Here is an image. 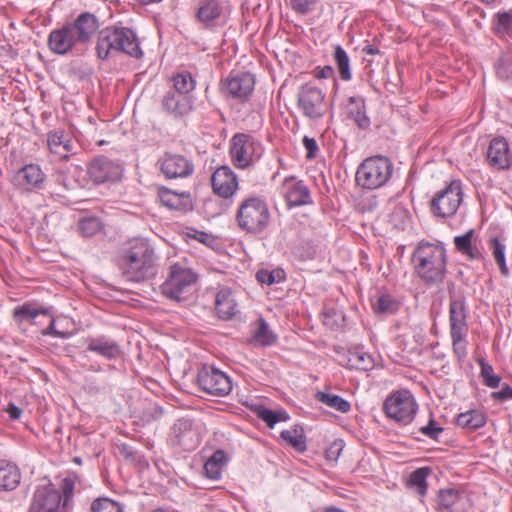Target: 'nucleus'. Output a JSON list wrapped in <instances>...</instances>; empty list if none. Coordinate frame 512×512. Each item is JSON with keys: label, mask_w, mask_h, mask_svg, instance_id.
Instances as JSON below:
<instances>
[{"label": "nucleus", "mask_w": 512, "mask_h": 512, "mask_svg": "<svg viewBox=\"0 0 512 512\" xmlns=\"http://www.w3.org/2000/svg\"><path fill=\"white\" fill-rule=\"evenodd\" d=\"M87 350L95 352L107 359H115L120 356V346L113 340L104 336L87 339Z\"/></svg>", "instance_id": "29"}, {"label": "nucleus", "mask_w": 512, "mask_h": 512, "mask_svg": "<svg viewBox=\"0 0 512 512\" xmlns=\"http://www.w3.org/2000/svg\"><path fill=\"white\" fill-rule=\"evenodd\" d=\"M491 397L497 401L512 399V387L505 385L500 391L493 392Z\"/></svg>", "instance_id": "60"}, {"label": "nucleus", "mask_w": 512, "mask_h": 512, "mask_svg": "<svg viewBox=\"0 0 512 512\" xmlns=\"http://www.w3.org/2000/svg\"><path fill=\"white\" fill-rule=\"evenodd\" d=\"M40 315L49 316L50 318L49 326L42 331L43 335H52L54 337L63 339L69 337V333L56 330L55 319L51 315L48 308H38L32 303L26 302L20 306L15 307L13 310V318L18 324H21L25 321L34 324L35 319Z\"/></svg>", "instance_id": "15"}, {"label": "nucleus", "mask_w": 512, "mask_h": 512, "mask_svg": "<svg viewBox=\"0 0 512 512\" xmlns=\"http://www.w3.org/2000/svg\"><path fill=\"white\" fill-rule=\"evenodd\" d=\"M199 387L207 394L224 397L232 390V382L224 372L212 366H203L197 375Z\"/></svg>", "instance_id": "13"}, {"label": "nucleus", "mask_w": 512, "mask_h": 512, "mask_svg": "<svg viewBox=\"0 0 512 512\" xmlns=\"http://www.w3.org/2000/svg\"><path fill=\"white\" fill-rule=\"evenodd\" d=\"M197 281L198 274L192 268L183 263H175L169 267L160 290L166 298L180 302L189 297Z\"/></svg>", "instance_id": "6"}, {"label": "nucleus", "mask_w": 512, "mask_h": 512, "mask_svg": "<svg viewBox=\"0 0 512 512\" xmlns=\"http://www.w3.org/2000/svg\"><path fill=\"white\" fill-rule=\"evenodd\" d=\"M262 148L259 142L245 133H237L231 139L230 155L234 165L245 169L260 157Z\"/></svg>", "instance_id": "11"}, {"label": "nucleus", "mask_w": 512, "mask_h": 512, "mask_svg": "<svg viewBox=\"0 0 512 512\" xmlns=\"http://www.w3.org/2000/svg\"><path fill=\"white\" fill-rule=\"evenodd\" d=\"M256 279L261 284L272 285L274 283H279L284 279V271L281 269L272 271L261 269L256 273Z\"/></svg>", "instance_id": "51"}, {"label": "nucleus", "mask_w": 512, "mask_h": 512, "mask_svg": "<svg viewBox=\"0 0 512 512\" xmlns=\"http://www.w3.org/2000/svg\"><path fill=\"white\" fill-rule=\"evenodd\" d=\"M474 230L470 229L464 235L454 238L456 249L471 260L483 259V255L476 244L473 242Z\"/></svg>", "instance_id": "30"}, {"label": "nucleus", "mask_w": 512, "mask_h": 512, "mask_svg": "<svg viewBox=\"0 0 512 512\" xmlns=\"http://www.w3.org/2000/svg\"><path fill=\"white\" fill-rule=\"evenodd\" d=\"M97 57L106 60L110 55L122 52L133 58L143 56L136 33L125 27L109 26L99 31L96 42Z\"/></svg>", "instance_id": "4"}, {"label": "nucleus", "mask_w": 512, "mask_h": 512, "mask_svg": "<svg viewBox=\"0 0 512 512\" xmlns=\"http://www.w3.org/2000/svg\"><path fill=\"white\" fill-rule=\"evenodd\" d=\"M29 512H67V509L62 503V494L48 482L36 487Z\"/></svg>", "instance_id": "14"}, {"label": "nucleus", "mask_w": 512, "mask_h": 512, "mask_svg": "<svg viewBox=\"0 0 512 512\" xmlns=\"http://www.w3.org/2000/svg\"><path fill=\"white\" fill-rule=\"evenodd\" d=\"M363 51H364L366 54H368V55H375V54H377V53L379 52V50H378L375 46H373V45H367V46L363 49Z\"/></svg>", "instance_id": "63"}, {"label": "nucleus", "mask_w": 512, "mask_h": 512, "mask_svg": "<svg viewBox=\"0 0 512 512\" xmlns=\"http://www.w3.org/2000/svg\"><path fill=\"white\" fill-rule=\"evenodd\" d=\"M213 192L222 198H230L238 188L235 173L228 166L219 167L211 176Z\"/></svg>", "instance_id": "19"}, {"label": "nucleus", "mask_w": 512, "mask_h": 512, "mask_svg": "<svg viewBox=\"0 0 512 512\" xmlns=\"http://www.w3.org/2000/svg\"><path fill=\"white\" fill-rule=\"evenodd\" d=\"M334 75V69L329 65L324 66L322 68L318 67L315 69V77L319 79L334 78Z\"/></svg>", "instance_id": "61"}, {"label": "nucleus", "mask_w": 512, "mask_h": 512, "mask_svg": "<svg viewBox=\"0 0 512 512\" xmlns=\"http://www.w3.org/2000/svg\"><path fill=\"white\" fill-rule=\"evenodd\" d=\"M6 411L12 420L19 419L22 414V410L14 404H9Z\"/></svg>", "instance_id": "62"}, {"label": "nucleus", "mask_w": 512, "mask_h": 512, "mask_svg": "<svg viewBox=\"0 0 512 512\" xmlns=\"http://www.w3.org/2000/svg\"><path fill=\"white\" fill-rule=\"evenodd\" d=\"M162 106L166 112L174 117H183L191 112L193 98L191 95L169 90L162 99Z\"/></svg>", "instance_id": "24"}, {"label": "nucleus", "mask_w": 512, "mask_h": 512, "mask_svg": "<svg viewBox=\"0 0 512 512\" xmlns=\"http://www.w3.org/2000/svg\"><path fill=\"white\" fill-rule=\"evenodd\" d=\"M316 399L319 402L341 413H347L350 411L351 408L350 403L338 395L325 392H317Z\"/></svg>", "instance_id": "39"}, {"label": "nucleus", "mask_w": 512, "mask_h": 512, "mask_svg": "<svg viewBox=\"0 0 512 512\" xmlns=\"http://www.w3.org/2000/svg\"><path fill=\"white\" fill-rule=\"evenodd\" d=\"M495 70L498 77L512 79V47L502 52L495 64Z\"/></svg>", "instance_id": "44"}, {"label": "nucleus", "mask_w": 512, "mask_h": 512, "mask_svg": "<svg viewBox=\"0 0 512 512\" xmlns=\"http://www.w3.org/2000/svg\"><path fill=\"white\" fill-rule=\"evenodd\" d=\"M173 436L178 445L185 450H193L199 444V434L193 428V423L190 419H178L173 428Z\"/></svg>", "instance_id": "25"}, {"label": "nucleus", "mask_w": 512, "mask_h": 512, "mask_svg": "<svg viewBox=\"0 0 512 512\" xmlns=\"http://www.w3.org/2000/svg\"><path fill=\"white\" fill-rule=\"evenodd\" d=\"M222 13V7L216 0H205L201 3L197 11V19L206 27L213 24L214 20L218 19Z\"/></svg>", "instance_id": "33"}, {"label": "nucleus", "mask_w": 512, "mask_h": 512, "mask_svg": "<svg viewBox=\"0 0 512 512\" xmlns=\"http://www.w3.org/2000/svg\"><path fill=\"white\" fill-rule=\"evenodd\" d=\"M318 0H291V6L295 12L305 15L313 11Z\"/></svg>", "instance_id": "55"}, {"label": "nucleus", "mask_w": 512, "mask_h": 512, "mask_svg": "<svg viewBox=\"0 0 512 512\" xmlns=\"http://www.w3.org/2000/svg\"><path fill=\"white\" fill-rule=\"evenodd\" d=\"M487 159L489 164L499 170L508 169L512 163V153L509 144L504 137H496L491 140Z\"/></svg>", "instance_id": "22"}, {"label": "nucleus", "mask_w": 512, "mask_h": 512, "mask_svg": "<svg viewBox=\"0 0 512 512\" xmlns=\"http://www.w3.org/2000/svg\"><path fill=\"white\" fill-rule=\"evenodd\" d=\"M456 423L459 427L474 431L486 424V416L480 410H469L459 414Z\"/></svg>", "instance_id": "34"}, {"label": "nucleus", "mask_w": 512, "mask_h": 512, "mask_svg": "<svg viewBox=\"0 0 512 512\" xmlns=\"http://www.w3.org/2000/svg\"><path fill=\"white\" fill-rule=\"evenodd\" d=\"M343 449L342 441L333 442L325 451L326 459L329 461H336Z\"/></svg>", "instance_id": "57"}, {"label": "nucleus", "mask_w": 512, "mask_h": 512, "mask_svg": "<svg viewBox=\"0 0 512 512\" xmlns=\"http://www.w3.org/2000/svg\"><path fill=\"white\" fill-rule=\"evenodd\" d=\"M408 220V211L407 209L400 205L396 204L393 207V210L390 214V222L396 228H402Z\"/></svg>", "instance_id": "54"}, {"label": "nucleus", "mask_w": 512, "mask_h": 512, "mask_svg": "<svg viewBox=\"0 0 512 512\" xmlns=\"http://www.w3.org/2000/svg\"><path fill=\"white\" fill-rule=\"evenodd\" d=\"M159 198L161 203L170 210L187 212L193 208L189 193H176L167 188H163L159 191Z\"/></svg>", "instance_id": "26"}, {"label": "nucleus", "mask_w": 512, "mask_h": 512, "mask_svg": "<svg viewBox=\"0 0 512 512\" xmlns=\"http://www.w3.org/2000/svg\"><path fill=\"white\" fill-rule=\"evenodd\" d=\"M21 473L18 467L12 463H0V491H12L20 483Z\"/></svg>", "instance_id": "31"}, {"label": "nucleus", "mask_w": 512, "mask_h": 512, "mask_svg": "<svg viewBox=\"0 0 512 512\" xmlns=\"http://www.w3.org/2000/svg\"><path fill=\"white\" fill-rule=\"evenodd\" d=\"M429 468L423 467L415 470L411 473L408 486L416 490L419 496L424 497L427 493V476L429 474Z\"/></svg>", "instance_id": "41"}, {"label": "nucleus", "mask_w": 512, "mask_h": 512, "mask_svg": "<svg viewBox=\"0 0 512 512\" xmlns=\"http://www.w3.org/2000/svg\"><path fill=\"white\" fill-rule=\"evenodd\" d=\"M481 367L480 375L483 378V382L489 388H497L500 384L501 377L494 374L493 367L485 362L484 359L479 360Z\"/></svg>", "instance_id": "49"}, {"label": "nucleus", "mask_w": 512, "mask_h": 512, "mask_svg": "<svg viewBox=\"0 0 512 512\" xmlns=\"http://www.w3.org/2000/svg\"><path fill=\"white\" fill-rule=\"evenodd\" d=\"M440 512H466L470 501L466 494L454 488L441 489L437 500Z\"/></svg>", "instance_id": "20"}, {"label": "nucleus", "mask_w": 512, "mask_h": 512, "mask_svg": "<svg viewBox=\"0 0 512 512\" xmlns=\"http://www.w3.org/2000/svg\"><path fill=\"white\" fill-rule=\"evenodd\" d=\"M78 480L79 478L76 474H69L61 481L60 489L63 493L62 503L65 504L66 507L74 495L75 486Z\"/></svg>", "instance_id": "50"}, {"label": "nucleus", "mask_w": 512, "mask_h": 512, "mask_svg": "<svg viewBox=\"0 0 512 512\" xmlns=\"http://www.w3.org/2000/svg\"><path fill=\"white\" fill-rule=\"evenodd\" d=\"M333 57L337 65L340 78L343 81H349L352 78L349 57L340 45H336L334 47Z\"/></svg>", "instance_id": "40"}, {"label": "nucleus", "mask_w": 512, "mask_h": 512, "mask_svg": "<svg viewBox=\"0 0 512 512\" xmlns=\"http://www.w3.org/2000/svg\"><path fill=\"white\" fill-rule=\"evenodd\" d=\"M215 310L219 318L230 319L237 313V303L229 288L220 289L215 296Z\"/></svg>", "instance_id": "28"}, {"label": "nucleus", "mask_w": 512, "mask_h": 512, "mask_svg": "<svg viewBox=\"0 0 512 512\" xmlns=\"http://www.w3.org/2000/svg\"><path fill=\"white\" fill-rule=\"evenodd\" d=\"M77 187L75 181H71L65 174L60 173L56 177L52 194L60 200H66L67 193L74 191Z\"/></svg>", "instance_id": "45"}, {"label": "nucleus", "mask_w": 512, "mask_h": 512, "mask_svg": "<svg viewBox=\"0 0 512 512\" xmlns=\"http://www.w3.org/2000/svg\"><path fill=\"white\" fill-rule=\"evenodd\" d=\"M45 178L46 176L40 166L29 164L15 173L12 182L21 191L31 192L40 189L45 182Z\"/></svg>", "instance_id": "18"}, {"label": "nucleus", "mask_w": 512, "mask_h": 512, "mask_svg": "<svg viewBox=\"0 0 512 512\" xmlns=\"http://www.w3.org/2000/svg\"><path fill=\"white\" fill-rule=\"evenodd\" d=\"M374 309L378 313L393 314L399 309V302L389 294L377 298Z\"/></svg>", "instance_id": "47"}, {"label": "nucleus", "mask_w": 512, "mask_h": 512, "mask_svg": "<svg viewBox=\"0 0 512 512\" xmlns=\"http://www.w3.org/2000/svg\"><path fill=\"white\" fill-rule=\"evenodd\" d=\"M489 248L492 251V255L497 262L502 275L508 276L509 269L506 265L505 245L499 240L498 237H493L489 240Z\"/></svg>", "instance_id": "43"}, {"label": "nucleus", "mask_w": 512, "mask_h": 512, "mask_svg": "<svg viewBox=\"0 0 512 512\" xmlns=\"http://www.w3.org/2000/svg\"><path fill=\"white\" fill-rule=\"evenodd\" d=\"M271 214L268 204L261 197L243 200L236 213L238 227L251 235L263 233L269 226Z\"/></svg>", "instance_id": "5"}, {"label": "nucleus", "mask_w": 512, "mask_h": 512, "mask_svg": "<svg viewBox=\"0 0 512 512\" xmlns=\"http://www.w3.org/2000/svg\"><path fill=\"white\" fill-rule=\"evenodd\" d=\"M92 512H123L121 505L108 498H99L93 501Z\"/></svg>", "instance_id": "52"}, {"label": "nucleus", "mask_w": 512, "mask_h": 512, "mask_svg": "<svg viewBox=\"0 0 512 512\" xmlns=\"http://www.w3.org/2000/svg\"><path fill=\"white\" fill-rule=\"evenodd\" d=\"M258 416L262 419L269 427H273L278 422H283L288 419V414L283 411H275L265 407H261L258 410Z\"/></svg>", "instance_id": "48"}, {"label": "nucleus", "mask_w": 512, "mask_h": 512, "mask_svg": "<svg viewBox=\"0 0 512 512\" xmlns=\"http://www.w3.org/2000/svg\"><path fill=\"white\" fill-rule=\"evenodd\" d=\"M195 86L196 82L191 73L184 71L173 77V88L171 90L184 95H191L190 93L194 90Z\"/></svg>", "instance_id": "42"}, {"label": "nucleus", "mask_w": 512, "mask_h": 512, "mask_svg": "<svg viewBox=\"0 0 512 512\" xmlns=\"http://www.w3.org/2000/svg\"><path fill=\"white\" fill-rule=\"evenodd\" d=\"M123 169L121 165L106 157L93 160L88 167L90 178L97 184L107 181H116L121 178Z\"/></svg>", "instance_id": "17"}, {"label": "nucleus", "mask_w": 512, "mask_h": 512, "mask_svg": "<svg viewBox=\"0 0 512 512\" xmlns=\"http://www.w3.org/2000/svg\"><path fill=\"white\" fill-rule=\"evenodd\" d=\"M162 174L168 179L185 178L194 171V165L187 157L165 152L158 160Z\"/></svg>", "instance_id": "16"}, {"label": "nucleus", "mask_w": 512, "mask_h": 512, "mask_svg": "<svg viewBox=\"0 0 512 512\" xmlns=\"http://www.w3.org/2000/svg\"><path fill=\"white\" fill-rule=\"evenodd\" d=\"M227 455L223 450H217L204 464V471L208 478L217 480L221 477L222 469L227 463Z\"/></svg>", "instance_id": "35"}, {"label": "nucleus", "mask_w": 512, "mask_h": 512, "mask_svg": "<svg viewBox=\"0 0 512 512\" xmlns=\"http://www.w3.org/2000/svg\"><path fill=\"white\" fill-rule=\"evenodd\" d=\"M255 79L250 73H237L226 79L225 90L233 98L246 100L254 90Z\"/></svg>", "instance_id": "23"}, {"label": "nucleus", "mask_w": 512, "mask_h": 512, "mask_svg": "<svg viewBox=\"0 0 512 512\" xmlns=\"http://www.w3.org/2000/svg\"><path fill=\"white\" fill-rule=\"evenodd\" d=\"M348 362L352 368L362 371H370L375 366L373 356L360 349L349 352Z\"/></svg>", "instance_id": "36"}, {"label": "nucleus", "mask_w": 512, "mask_h": 512, "mask_svg": "<svg viewBox=\"0 0 512 512\" xmlns=\"http://www.w3.org/2000/svg\"><path fill=\"white\" fill-rule=\"evenodd\" d=\"M157 257L154 248L144 238L127 241L120 257L122 276L130 282L140 283L153 278L157 273Z\"/></svg>", "instance_id": "1"}, {"label": "nucleus", "mask_w": 512, "mask_h": 512, "mask_svg": "<svg viewBox=\"0 0 512 512\" xmlns=\"http://www.w3.org/2000/svg\"><path fill=\"white\" fill-rule=\"evenodd\" d=\"M47 145L52 154L63 160H67L70 154L75 153V144L73 140L70 137L65 136L61 131L49 133Z\"/></svg>", "instance_id": "27"}, {"label": "nucleus", "mask_w": 512, "mask_h": 512, "mask_svg": "<svg viewBox=\"0 0 512 512\" xmlns=\"http://www.w3.org/2000/svg\"><path fill=\"white\" fill-rule=\"evenodd\" d=\"M98 28V18L92 13L83 12L73 22L51 31L48 46L53 53L65 55L79 46H85Z\"/></svg>", "instance_id": "2"}, {"label": "nucleus", "mask_w": 512, "mask_h": 512, "mask_svg": "<svg viewBox=\"0 0 512 512\" xmlns=\"http://www.w3.org/2000/svg\"><path fill=\"white\" fill-rule=\"evenodd\" d=\"M463 200L461 184L459 181H452L443 190L436 193L430 203L431 211L438 217L453 216Z\"/></svg>", "instance_id": "12"}, {"label": "nucleus", "mask_w": 512, "mask_h": 512, "mask_svg": "<svg viewBox=\"0 0 512 512\" xmlns=\"http://www.w3.org/2000/svg\"><path fill=\"white\" fill-rule=\"evenodd\" d=\"M281 194L289 207L302 206L310 202V192L302 181L295 177H286L281 185Z\"/></svg>", "instance_id": "21"}, {"label": "nucleus", "mask_w": 512, "mask_h": 512, "mask_svg": "<svg viewBox=\"0 0 512 512\" xmlns=\"http://www.w3.org/2000/svg\"><path fill=\"white\" fill-rule=\"evenodd\" d=\"M253 341L261 346H271L277 341L276 334L262 317L258 319V328L254 332Z\"/></svg>", "instance_id": "38"}, {"label": "nucleus", "mask_w": 512, "mask_h": 512, "mask_svg": "<svg viewBox=\"0 0 512 512\" xmlns=\"http://www.w3.org/2000/svg\"><path fill=\"white\" fill-rule=\"evenodd\" d=\"M281 438L298 452H304L307 449L304 431L301 427L295 426L282 431Z\"/></svg>", "instance_id": "37"}, {"label": "nucleus", "mask_w": 512, "mask_h": 512, "mask_svg": "<svg viewBox=\"0 0 512 512\" xmlns=\"http://www.w3.org/2000/svg\"><path fill=\"white\" fill-rule=\"evenodd\" d=\"M449 323L453 351L457 358L462 360L467 355L466 336L468 332L464 299H451L449 305Z\"/></svg>", "instance_id": "8"}, {"label": "nucleus", "mask_w": 512, "mask_h": 512, "mask_svg": "<svg viewBox=\"0 0 512 512\" xmlns=\"http://www.w3.org/2000/svg\"><path fill=\"white\" fill-rule=\"evenodd\" d=\"M119 452L128 461L137 462L139 459L138 453L127 444L120 445Z\"/></svg>", "instance_id": "59"}, {"label": "nucleus", "mask_w": 512, "mask_h": 512, "mask_svg": "<svg viewBox=\"0 0 512 512\" xmlns=\"http://www.w3.org/2000/svg\"><path fill=\"white\" fill-rule=\"evenodd\" d=\"M78 229L82 235L90 237L100 231L101 223L95 217L84 218L79 222Z\"/></svg>", "instance_id": "53"}, {"label": "nucleus", "mask_w": 512, "mask_h": 512, "mask_svg": "<svg viewBox=\"0 0 512 512\" xmlns=\"http://www.w3.org/2000/svg\"><path fill=\"white\" fill-rule=\"evenodd\" d=\"M297 106L301 113L310 120L322 119L327 111L325 94L315 85L306 83L298 90Z\"/></svg>", "instance_id": "10"}, {"label": "nucleus", "mask_w": 512, "mask_h": 512, "mask_svg": "<svg viewBox=\"0 0 512 512\" xmlns=\"http://www.w3.org/2000/svg\"><path fill=\"white\" fill-rule=\"evenodd\" d=\"M323 512H344V511L337 509V508H328Z\"/></svg>", "instance_id": "64"}, {"label": "nucleus", "mask_w": 512, "mask_h": 512, "mask_svg": "<svg viewBox=\"0 0 512 512\" xmlns=\"http://www.w3.org/2000/svg\"><path fill=\"white\" fill-rule=\"evenodd\" d=\"M417 410L416 400L407 390L392 393L383 403V411L386 416L402 425L410 424Z\"/></svg>", "instance_id": "9"}, {"label": "nucleus", "mask_w": 512, "mask_h": 512, "mask_svg": "<svg viewBox=\"0 0 512 512\" xmlns=\"http://www.w3.org/2000/svg\"><path fill=\"white\" fill-rule=\"evenodd\" d=\"M495 30L501 37H512V10L496 15Z\"/></svg>", "instance_id": "46"}, {"label": "nucleus", "mask_w": 512, "mask_h": 512, "mask_svg": "<svg viewBox=\"0 0 512 512\" xmlns=\"http://www.w3.org/2000/svg\"><path fill=\"white\" fill-rule=\"evenodd\" d=\"M442 431L443 428L433 418L429 420L427 425L420 428L423 435L433 440H437Z\"/></svg>", "instance_id": "56"}, {"label": "nucleus", "mask_w": 512, "mask_h": 512, "mask_svg": "<svg viewBox=\"0 0 512 512\" xmlns=\"http://www.w3.org/2000/svg\"><path fill=\"white\" fill-rule=\"evenodd\" d=\"M348 116L360 129L370 126V119L366 115L365 102L361 97H350L347 104Z\"/></svg>", "instance_id": "32"}, {"label": "nucleus", "mask_w": 512, "mask_h": 512, "mask_svg": "<svg viewBox=\"0 0 512 512\" xmlns=\"http://www.w3.org/2000/svg\"><path fill=\"white\" fill-rule=\"evenodd\" d=\"M393 165L384 156L365 159L357 169L355 180L364 189H377L384 186L392 176Z\"/></svg>", "instance_id": "7"}, {"label": "nucleus", "mask_w": 512, "mask_h": 512, "mask_svg": "<svg viewBox=\"0 0 512 512\" xmlns=\"http://www.w3.org/2000/svg\"><path fill=\"white\" fill-rule=\"evenodd\" d=\"M303 145L307 151L306 157L308 159H312L316 156L318 152V145L314 138H310L308 136H304L303 138Z\"/></svg>", "instance_id": "58"}, {"label": "nucleus", "mask_w": 512, "mask_h": 512, "mask_svg": "<svg viewBox=\"0 0 512 512\" xmlns=\"http://www.w3.org/2000/svg\"><path fill=\"white\" fill-rule=\"evenodd\" d=\"M414 272L428 285L443 282L446 274L447 255L440 244L420 242L411 258Z\"/></svg>", "instance_id": "3"}]
</instances>
